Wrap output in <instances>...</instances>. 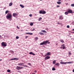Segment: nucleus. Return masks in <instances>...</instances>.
I'll list each match as a JSON object with an SVG mask.
<instances>
[{
    "mask_svg": "<svg viewBox=\"0 0 74 74\" xmlns=\"http://www.w3.org/2000/svg\"><path fill=\"white\" fill-rule=\"evenodd\" d=\"M53 64H55V63H56V61L55 60V61H53Z\"/></svg>",
    "mask_w": 74,
    "mask_h": 74,
    "instance_id": "26",
    "label": "nucleus"
},
{
    "mask_svg": "<svg viewBox=\"0 0 74 74\" xmlns=\"http://www.w3.org/2000/svg\"><path fill=\"white\" fill-rule=\"evenodd\" d=\"M60 7V6L59 5H58L57 6V7Z\"/></svg>",
    "mask_w": 74,
    "mask_h": 74,
    "instance_id": "44",
    "label": "nucleus"
},
{
    "mask_svg": "<svg viewBox=\"0 0 74 74\" xmlns=\"http://www.w3.org/2000/svg\"><path fill=\"white\" fill-rule=\"evenodd\" d=\"M46 13V12L45 11H42V14H45Z\"/></svg>",
    "mask_w": 74,
    "mask_h": 74,
    "instance_id": "14",
    "label": "nucleus"
},
{
    "mask_svg": "<svg viewBox=\"0 0 74 74\" xmlns=\"http://www.w3.org/2000/svg\"><path fill=\"white\" fill-rule=\"evenodd\" d=\"M28 38V36H26L25 37V38Z\"/></svg>",
    "mask_w": 74,
    "mask_h": 74,
    "instance_id": "43",
    "label": "nucleus"
},
{
    "mask_svg": "<svg viewBox=\"0 0 74 74\" xmlns=\"http://www.w3.org/2000/svg\"><path fill=\"white\" fill-rule=\"evenodd\" d=\"M61 46H62V47H63V46H64V45L63 44L62 45H61Z\"/></svg>",
    "mask_w": 74,
    "mask_h": 74,
    "instance_id": "45",
    "label": "nucleus"
},
{
    "mask_svg": "<svg viewBox=\"0 0 74 74\" xmlns=\"http://www.w3.org/2000/svg\"><path fill=\"white\" fill-rule=\"evenodd\" d=\"M48 42V40H46L45 41H44L40 43V45H46L47 44Z\"/></svg>",
    "mask_w": 74,
    "mask_h": 74,
    "instance_id": "2",
    "label": "nucleus"
},
{
    "mask_svg": "<svg viewBox=\"0 0 74 74\" xmlns=\"http://www.w3.org/2000/svg\"><path fill=\"white\" fill-rule=\"evenodd\" d=\"M7 71L8 72V73H10L11 71L9 69L7 70Z\"/></svg>",
    "mask_w": 74,
    "mask_h": 74,
    "instance_id": "28",
    "label": "nucleus"
},
{
    "mask_svg": "<svg viewBox=\"0 0 74 74\" xmlns=\"http://www.w3.org/2000/svg\"><path fill=\"white\" fill-rule=\"evenodd\" d=\"M26 34H29V33H26Z\"/></svg>",
    "mask_w": 74,
    "mask_h": 74,
    "instance_id": "50",
    "label": "nucleus"
},
{
    "mask_svg": "<svg viewBox=\"0 0 74 74\" xmlns=\"http://www.w3.org/2000/svg\"><path fill=\"white\" fill-rule=\"evenodd\" d=\"M41 19H42V18L40 17L38 18V21H40Z\"/></svg>",
    "mask_w": 74,
    "mask_h": 74,
    "instance_id": "19",
    "label": "nucleus"
},
{
    "mask_svg": "<svg viewBox=\"0 0 74 74\" xmlns=\"http://www.w3.org/2000/svg\"><path fill=\"white\" fill-rule=\"evenodd\" d=\"M2 37V36H1L0 35V38H1Z\"/></svg>",
    "mask_w": 74,
    "mask_h": 74,
    "instance_id": "48",
    "label": "nucleus"
},
{
    "mask_svg": "<svg viewBox=\"0 0 74 74\" xmlns=\"http://www.w3.org/2000/svg\"><path fill=\"white\" fill-rule=\"evenodd\" d=\"M47 56V54H45V56Z\"/></svg>",
    "mask_w": 74,
    "mask_h": 74,
    "instance_id": "51",
    "label": "nucleus"
},
{
    "mask_svg": "<svg viewBox=\"0 0 74 74\" xmlns=\"http://www.w3.org/2000/svg\"><path fill=\"white\" fill-rule=\"evenodd\" d=\"M29 16H30V17L32 16V14H30L29 15Z\"/></svg>",
    "mask_w": 74,
    "mask_h": 74,
    "instance_id": "40",
    "label": "nucleus"
},
{
    "mask_svg": "<svg viewBox=\"0 0 74 74\" xmlns=\"http://www.w3.org/2000/svg\"><path fill=\"white\" fill-rule=\"evenodd\" d=\"M72 30H73V31H74V29H72Z\"/></svg>",
    "mask_w": 74,
    "mask_h": 74,
    "instance_id": "53",
    "label": "nucleus"
},
{
    "mask_svg": "<svg viewBox=\"0 0 74 74\" xmlns=\"http://www.w3.org/2000/svg\"><path fill=\"white\" fill-rule=\"evenodd\" d=\"M29 54H30V55H35V54L34 53H33L32 52H29Z\"/></svg>",
    "mask_w": 74,
    "mask_h": 74,
    "instance_id": "11",
    "label": "nucleus"
},
{
    "mask_svg": "<svg viewBox=\"0 0 74 74\" xmlns=\"http://www.w3.org/2000/svg\"><path fill=\"white\" fill-rule=\"evenodd\" d=\"M58 24H60V23H58Z\"/></svg>",
    "mask_w": 74,
    "mask_h": 74,
    "instance_id": "56",
    "label": "nucleus"
},
{
    "mask_svg": "<svg viewBox=\"0 0 74 74\" xmlns=\"http://www.w3.org/2000/svg\"><path fill=\"white\" fill-rule=\"evenodd\" d=\"M40 1H42V0H40Z\"/></svg>",
    "mask_w": 74,
    "mask_h": 74,
    "instance_id": "57",
    "label": "nucleus"
},
{
    "mask_svg": "<svg viewBox=\"0 0 74 74\" xmlns=\"http://www.w3.org/2000/svg\"><path fill=\"white\" fill-rule=\"evenodd\" d=\"M56 70V69H55L54 68H53L52 69V70Z\"/></svg>",
    "mask_w": 74,
    "mask_h": 74,
    "instance_id": "34",
    "label": "nucleus"
},
{
    "mask_svg": "<svg viewBox=\"0 0 74 74\" xmlns=\"http://www.w3.org/2000/svg\"><path fill=\"white\" fill-rule=\"evenodd\" d=\"M59 19L60 20H62L64 19V17L63 16V15L60 16H59Z\"/></svg>",
    "mask_w": 74,
    "mask_h": 74,
    "instance_id": "5",
    "label": "nucleus"
},
{
    "mask_svg": "<svg viewBox=\"0 0 74 74\" xmlns=\"http://www.w3.org/2000/svg\"><path fill=\"white\" fill-rule=\"evenodd\" d=\"M60 42H62V43H64V40H63L60 39Z\"/></svg>",
    "mask_w": 74,
    "mask_h": 74,
    "instance_id": "15",
    "label": "nucleus"
},
{
    "mask_svg": "<svg viewBox=\"0 0 74 74\" xmlns=\"http://www.w3.org/2000/svg\"><path fill=\"white\" fill-rule=\"evenodd\" d=\"M67 28H70V26L69 25H67Z\"/></svg>",
    "mask_w": 74,
    "mask_h": 74,
    "instance_id": "36",
    "label": "nucleus"
},
{
    "mask_svg": "<svg viewBox=\"0 0 74 74\" xmlns=\"http://www.w3.org/2000/svg\"><path fill=\"white\" fill-rule=\"evenodd\" d=\"M60 63L62 64H66V62H61Z\"/></svg>",
    "mask_w": 74,
    "mask_h": 74,
    "instance_id": "8",
    "label": "nucleus"
},
{
    "mask_svg": "<svg viewBox=\"0 0 74 74\" xmlns=\"http://www.w3.org/2000/svg\"><path fill=\"white\" fill-rule=\"evenodd\" d=\"M47 43H48V44H50V42H48H48H47Z\"/></svg>",
    "mask_w": 74,
    "mask_h": 74,
    "instance_id": "47",
    "label": "nucleus"
},
{
    "mask_svg": "<svg viewBox=\"0 0 74 74\" xmlns=\"http://www.w3.org/2000/svg\"><path fill=\"white\" fill-rule=\"evenodd\" d=\"M28 65H31V64L30 63H28Z\"/></svg>",
    "mask_w": 74,
    "mask_h": 74,
    "instance_id": "42",
    "label": "nucleus"
},
{
    "mask_svg": "<svg viewBox=\"0 0 74 74\" xmlns=\"http://www.w3.org/2000/svg\"><path fill=\"white\" fill-rule=\"evenodd\" d=\"M30 26H33V23H32L30 24Z\"/></svg>",
    "mask_w": 74,
    "mask_h": 74,
    "instance_id": "27",
    "label": "nucleus"
},
{
    "mask_svg": "<svg viewBox=\"0 0 74 74\" xmlns=\"http://www.w3.org/2000/svg\"><path fill=\"white\" fill-rule=\"evenodd\" d=\"M56 65L58 67V66H60V64H59V63H57L56 64Z\"/></svg>",
    "mask_w": 74,
    "mask_h": 74,
    "instance_id": "13",
    "label": "nucleus"
},
{
    "mask_svg": "<svg viewBox=\"0 0 74 74\" xmlns=\"http://www.w3.org/2000/svg\"><path fill=\"white\" fill-rule=\"evenodd\" d=\"M23 67H27V66L25 65H23Z\"/></svg>",
    "mask_w": 74,
    "mask_h": 74,
    "instance_id": "32",
    "label": "nucleus"
},
{
    "mask_svg": "<svg viewBox=\"0 0 74 74\" xmlns=\"http://www.w3.org/2000/svg\"><path fill=\"white\" fill-rule=\"evenodd\" d=\"M8 12H9V11H8V10L6 11L5 12V14H7V13H8Z\"/></svg>",
    "mask_w": 74,
    "mask_h": 74,
    "instance_id": "23",
    "label": "nucleus"
},
{
    "mask_svg": "<svg viewBox=\"0 0 74 74\" xmlns=\"http://www.w3.org/2000/svg\"><path fill=\"white\" fill-rule=\"evenodd\" d=\"M58 0V1H61V0Z\"/></svg>",
    "mask_w": 74,
    "mask_h": 74,
    "instance_id": "55",
    "label": "nucleus"
},
{
    "mask_svg": "<svg viewBox=\"0 0 74 74\" xmlns=\"http://www.w3.org/2000/svg\"><path fill=\"white\" fill-rule=\"evenodd\" d=\"M29 35H32L33 34V33H29Z\"/></svg>",
    "mask_w": 74,
    "mask_h": 74,
    "instance_id": "33",
    "label": "nucleus"
},
{
    "mask_svg": "<svg viewBox=\"0 0 74 74\" xmlns=\"http://www.w3.org/2000/svg\"><path fill=\"white\" fill-rule=\"evenodd\" d=\"M23 64H24L21 63L18 64V66H22V65H23Z\"/></svg>",
    "mask_w": 74,
    "mask_h": 74,
    "instance_id": "12",
    "label": "nucleus"
},
{
    "mask_svg": "<svg viewBox=\"0 0 74 74\" xmlns=\"http://www.w3.org/2000/svg\"><path fill=\"white\" fill-rule=\"evenodd\" d=\"M57 3L58 4H61V3L60 2H57Z\"/></svg>",
    "mask_w": 74,
    "mask_h": 74,
    "instance_id": "25",
    "label": "nucleus"
},
{
    "mask_svg": "<svg viewBox=\"0 0 74 74\" xmlns=\"http://www.w3.org/2000/svg\"><path fill=\"white\" fill-rule=\"evenodd\" d=\"M41 32H44V33H47V32H46V31H45V30H42L41 31Z\"/></svg>",
    "mask_w": 74,
    "mask_h": 74,
    "instance_id": "22",
    "label": "nucleus"
},
{
    "mask_svg": "<svg viewBox=\"0 0 74 74\" xmlns=\"http://www.w3.org/2000/svg\"><path fill=\"white\" fill-rule=\"evenodd\" d=\"M16 27L18 29H20V28H19L18 26H17Z\"/></svg>",
    "mask_w": 74,
    "mask_h": 74,
    "instance_id": "35",
    "label": "nucleus"
},
{
    "mask_svg": "<svg viewBox=\"0 0 74 74\" xmlns=\"http://www.w3.org/2000/svg\"><path fill=\"white\" fill-rule=\"evenodd\" d=\"M2 60V59H0V61Z\"/></svg>",
    "mask_w": 74,
    "mask_h": 74,
    "instance_id": "54",
    "label": "nucleus"
},
{
    "mask_svg": "<svg viewBox=\"0 0 74 74\" xmlns=\"http://www.w3.org/2000/svg\"><path fill=\"white\" fill-rule=\"evenodd\" d=\"M69 55H71V53L70 52H69Z\"/></svg>",
    "mask_w": 74,
    "mask_h": 74,
    "instance_id": "39",
    "label": "nucleus"
},
{
    "mask_svg": "<svg viewBox=\"0 0 74 74\" xmlns=\"http://www.w3.org/2000/svg\"><path fill=\"white\" fill-rule=\"evenodd\" d=\"M13 16L14 17H15V16H18V14L15 13H13Z\"/></svg>",
    "mask_w": 74,
    "mask_h": 74,
    "instance_id": "10",
    "label": "nucleus"
},
{
    "mask_svg": "<svg viewBox=\"0 0 74 74\" xmlns=\"http://www.w3.org/2000/svg\"><path fill=\"white\" fill-rule=\"evenodd\" d=\"M66 48V47L65 46H64L62 47V49H64Z\"/></svg>",
    "mask_w": 74,
    "mask_h": 74,
    "instance_id": "30",
    "label": "nucleus"
},
{
    "mask_svg": "<svg viewBox=\"0 0 74 74\" xmlns=\"http://www.w3.org/2000/svg\"><path fill=\"white\" fill-rule=\"evenodd\" d=\"M34 30H35V29H34V28H33L32 30V31H34Z\"/></svg>",
    "mask_w": 74,
    "mask_h": 74,
    "instance_id": "41",
    "label": "nucleus"
},
{
    "mask_svg": "<svg viewBox=\"0 0 74 74\" xmlns=\"http://www.w3.org/2000/svg\"><path fill=\"white\" fill-rule=\"evenodd\" d=\"M66 64H67V63H71V62H66Z\"/></svg>",
    "mask_w": 74,
    "mask_h": 74,
    "instance_id": "31",
    "label": "nucleus"
},
{
    "mask_svg": "<svg viewBox=\"0 0 74 74\" xmlns=\"http://www.w3.org/2000/svg\"><path fill=\"white\" fill-rule=\"evenodd\" d=\"M1 45L3 47H6L7 46V43L5 42H3L1 43Z\"/></svg>",
    "mask_w": 74,
    "mask_h": 74,
    "instance_id": "3",
    "label": "nucleus"
},
{
    "mask_svg": "<svg viewBox=\"0 0 74 74\" xmlns=\"http://www.w3.org/2000/svg\"><path fill=\"white\" fill-rule=\"evenodd\" d=\"M73 72L74 73V69H73Z\"/></svg>",
    "mask_w": 74,
    "mask_h": 74,
    "instance_id": "49",
    "label": "nucleus"
},
{
    "mask_svg": "<svg viewBox=\"0 0 74 74\" xmlns=\"http://www.w3.org/2000/svg\"><path fill=\"white\" fill-rule=\"evenodd\" d=\"M42 10H40L39 11V13L40 14H42Z\"/></svg>",
    "mask_w": 74,
    "mask_h": 74,
    "instance_id": "24",
    "label": "nucleus"
},
{
    "mask_svg": "<svg viewBox=\"0 0 74 74\" xmlns=\"http://www.w3.org/2000/svg\"><path fill=\"white\" fill-rule=\"evenodd\" d=\"M19 60V58H12L10 59V60Z\"/></svg>",
    "mask_w": 74,
    "mask_h": 74,
    "instance_id": "7",
    "label": "nucleus"
},
{
    "mask_svg": "<svg viewBox=\"0 0 74 74\" xmlns=\"http://www.w3.org/2000/svg\"><path fill=\"white\" fill-rule=\"evenodd\" d=\"M56 45H57V44H56Z\"/></svg>",
    "mask_w": 74,
    "mask_h": 74,
    "instance_id": "58",
    "label": "nucleus"
},
{
    "mask_svg": "<svg viewBox=\"0 0 74 74\" xmlns=\"http://www.w3.org/2000/svg\"><path fill=\"white\" fill-rule=\"evenodd\" d=\"M50 58V56H47L45 58V60H46L47 59H49Z\"/></svg>",
    "mask_w": 74,
    "mask_h": 74,
    "instance_id": "9",
    "label": "nucleus"
},
{
    "mask_svg": "<svg viewBox=\"0 0 74 74\" xmlns=\"http://www.w3.org/2000/svg\"><path fill=\"white\" fill-rule=\"evenodd\" d=\"M65 15H67L69 14V12H68V11L67 12H65L64 13Z\"/></svg>",
    "mask_w": 74,
    "mask_h": 74,
    "instance_id": "21",
    "label": "nucleus"
},
{
    "mask_svg": "<svg viewBox=\"0 0 74 74\" xmlns=\"http://www.w3.org/2000/svg\"><path fill=\"white\" fill-rule=\"evenodd\" d=\"M34 72H35V73H37V71L36 70H35V71H34Z\"/></svg>",
    "mask_w": 74,
    "mask_h": 74,
    "instance_id": "46",
    "label": "nucleus"
},
{
    "mask_svg": "<svg viewBox=\"0 0 74 74\" xmlns=\"http://www.w3.org/2000/svg\"><path fill=\"white\" fill-rule=\"evenodd\" d=\"M50 54H51V53H50V52H48L47 53V55L49 56V55H50Z\"/></svg>",
    "mask_w": 74,
    "mask_h": 74,
    "instance_id": "17",
    "label": "nucleus"
},
{
    "mask_svg": "<svg viewBox=\"0 0 74 74\" xmlns=\"http://www.w3.org/2000/svg\"><path fill=\"white\" fill-rule=\"evenodd\" d=\"M24 68L22 67H20V66H17L16 67V69L17 70H20V69H23Z\"/></svg>",
    "mask_w": 74,
    "mask_h": 74,
    "instance_id": "4",
    "label": "nucleus"
},
{
    "mask_svg": "<svg viewBox=\"0 0 74 74\" xmlns=\"http://www.w3.org/2000/svg\"><path fill=\"white\" fill-rule=\"evenodd\" d=\"M19 38V37L18 36H16V39H18Z\"/></svg>",
    "mask_w": 74,
    "mask_h": 74,
    "instance_id": "37",
    "label": "nucleus"
},
{
    "mask_svg": "<svg viewBox=\"0 0 74 74\" xmlns=\"http://www.w3.org/2000/svg\"><path fill=\"white\" fill-rule=\"evenodd\" d=\"M68 13H70L71 14L73 13V10L70 9H68Z\"/></svg>",
    "mask_w": 74,
    "mask_h": 74,
    "instance_id": "6",
    "label": "nucleus"
},
{
    "mask_svg": "<svg viewBox=\"0 0 74 74\" xmlns=\"http://www.w3.org/2000/svg\"><path fill=\"white\" fill-rule=\"evenodd\" d=\"M12 53H14V51H12Z\"/></svg>",
    "mask_w": 74,
    "mask_h": 74,
    "instance_id": "52",
    "label": "nucleus"
},
{
    "mask_svg": "<svg viewBox=\"0 0 74 74\" xmlns=\"http://www.w3.org/2000/svg\"><path fill=\"white\" fill-rule=\"evenodd\" d=\"M13 4V3H10L9 4V6L10 7H11Z\"/></svg>",
    "mask_w": 74,
    "mask_h": 74,
    "instance_id": "16",
    "label": "nucleus"
},
{
    "mask_svg": "<svg viewBox=\"0 0 74 74\" xmlns=\"http://www.w3.org/2000/svg\"><path fill=\"white\" fill-rule=\"evenodd\" d=\"M6 18L7 19H12V14L10 13H8L6 16Z\"/></svg>",
    "mask_w": 74,
    "mask_h": 74,
    "instance_id": "1",
    "label": "nucleus"
},
{
    "mask_svg": "<svg viewBox=\"0 0 74 74\" xmlns=\"http://www.w3.org/2000/svg\"><path fill=\"white\" fill-rule=\"evenodd\" d=\"M38 37H36L35 38V39H36V40H38Z\"/></svg>",
    "mask_w": 74,
    "mask_h": 74,
    "instance_id": "38",
    "label": "nucleus"
},
{
    "mask_svg": "<svg viewBox=\"0 0 74 74\" xmlns=\"http://www.w3.org/2000/svg\"><path fill=\"white\" fill-rule=\"evenodd\" d=\"M40 34H41V35H44V33H42V32H40L39 33Z\"/></svg>",
    "mask_w": 74,
    "mask_h": 74,
    "instance_id": "18",
    "label": "nucleus"
},
{
    "mask_svg": "<svg viewBox=\"0 0 74 74\" xmlns=\"http://www.w3.org/2000/svg\"><path fill=\"white\" fill-rule=\"evenodd\" d=\"M71 7H74V4H71Z\"/></svg>",
    "mask_w": 74,
    "mask_h": 74,
    "instance_id": "29",
    "label": "nucleus"
},
{
    "mask_svg": "<svg viewBox=\"0 0 74 74\" xmlns=\"http://www.w3.org/2000/svg\"><path fill=\"white\" fill-rule=\"evenodd\" d=\"M20 6L22 7V8H24V6L23 5H20Z\"/></svg>",
    "mask_w": 74,
    "mask_h": 74,
    "instance_id": "20",
    "label": "nucleus"
}]
</instances>
